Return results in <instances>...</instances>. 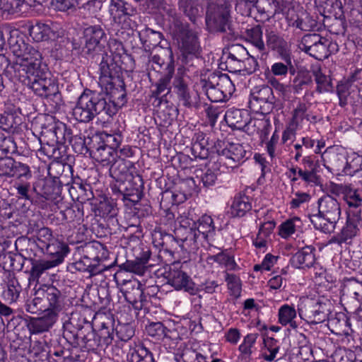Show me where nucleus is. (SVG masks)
<instances>
[{
    "label": "nucleus",
    "instance_id": "1",
    "mask_svg": "<svg viewBox=\"0 0 362 362\" xmlns=\"http://www.w3.org/2000/svg\"><path fill=\"white\" fill-rule=\"evenodd\" d=\"M105 92L84 89L73 109V115L79 122L88 123L96 116L108 122L127 102L124 80L104 85Z\"/></svg>",
    "mask_w": 362,
    "mask_h": 362
},
{
    "label": "nucleus",
    "instance_id": "20",
    "mask_svg": "<svg viewBox=\"0 0 362 362\" xmlns=\"http://www.w3.org/2000/svg\"><path fill=\"white\" fill-rule=\"evenodd\" d=\"M332 192L343 194V199L349 206L347 215L361 216L362 198L356 189L350 185L336 184Z\"/></svg>",
    "mask_w": 362,
    "mask_h": 362
},
{
    "label": "nucleus",
    "instance_id": "5",
    "mask_svg": "<svg viewBox=\"0 0 362 362\" xmlns=\"http://www.w3.org/2000/svg\"><path fill=\"white\" fill-rule=\"evenodd\" d=\"M65 296L54 286L44 285L37 289L25 305L27 312L37 314L49 311H62L65 305Z\"/></svg>",
    "mask_w": 362,
    "mask_h": 362
},
{
    "label": "nucleus",
    "instance_id": "50",
    "mask_svg": "<svg viewBox=\"0 0 362 362\" xmlns=\"http://www.w3.org/2000/svg\"><path fill=\"white\" fill-rule=\"evenodd\" d=\"M60 214L62 216V220L67 223L80 224L83 221V211L78 205L67 207L66 209L61 211Z\"/></svg>",
    "mask_w": 362,
    "mask_h": 362
},
{
    "label": "nucleus",
    "instance_id": "51",
    "mask_svg": "<svg viewBox=\"0 0 362 362\" xmlns=\"http://www.w3.org/2000/svg\"><path fill=\"white\" fill-rule=\"evenodd\" d=\"M302 224L300 218L295 216L287 219L279 226V235L283 238H287L296 232V228Z\"/></svg>",
    "mask_w": 362,
    "mask_h": 362
},
{
    "label": "nucleus",
    "instance_id": "33",
    "mask_svg": "<svg viewBox=\"0 0 362 362\" xmlns=\"http://www.w3.org/2000/svg\"><path fill=\"white\" fill-rule=\"evenodd\" d=\"M28 234H30L35 242V247L42 250L46 245L52 243L55 238L53 236L52 230L47 227L39 228L36 223H29Z\"/></svg>",
    "mask_w": 362,
    "mask_h": 362
},
{
    "label": "nucleus",
    "instance_id": "39",
    "mask_svg": "<svg viewBox=\"0 0 362 362\" xmlns=\"http://www.w3.org/2000/svg\"><path fill=\"white\" fill-rule=\"evenodd\" d=\"M252 209L251 198L244 193L236 195L231 206V214L235 217H243Z\"/></svg>",
    "mask_w": 362,
    "mask_h": 362
},
{
    "label": "nucleus",
    "instance_id": "31",
    "mask_svg": "<svg viewBox=\"0 0 362 362\" xmlns=\"http://www.w3.org/2000/svg\"><path fill=\"white\" fill-rule=\"evenodd\" d=\"M30 37L35 42L54 40L60 37L54 27L42 23H37L29 29Z\"/></svg>",
    "mask_w": 362,
    "mask_h": 362
},
{
    "label": "nucleus",
    "instance_id": "24",
    "mask_svg": "<svg viewBox=\"0 0 362 362\" xmlns=\"http://www.w3.org/2000/svg\"><path fill=\"white\" fill-rule=\"evenodd\" d=\"M225 117L230 127L242 130L248 134H253V131H251L253 119L247 111L240 109L228 110Z\"/></svg>",
    "mask_w": 362,
    "mask_h": 362
},
{
    "label": "nucleus",
    "instance_id": "11",
    "mask_svg": "<svg viewBox=\"0 0 362 362\" xmlns=\"http://www.w3.org/2000/svg\"><path fill=\"white\" fill-rule=\"evenodd\" d=\"M107 35L101 25H87L81 37V51L86 54L97 56L105 52Z\"/></svg>",
    "mask_w": 362,
    "mask_h": 362
},
{
    "label": "nucleus",
    "instance_id": "6",
    "mask_svg": "<svg viewBox=\"0 0 362 362\" xmlns=\"http://www.w3.org/2000/svg\"><path fill=\"white\" fill-rule=\"evenodd\" d=\"M317 204L318 213L309 215L310 221L315 230L330 234L334 231L341 217L340 204L330 195L323 196Z\"/></svg>",
    "mask_w": 362,
    "mask_h": 362
},
{
    "label": "nucleus",
    "instance_id": "52",
    "mask_svg": "<svg viewBox=\"0 0 362 362\" xmlns=\"http://www.w3.org/2000/svg\"><path fill=\"white\" fill-rule=\"evenodd\" d=\"M124 273H115L113 278L118 286H121V291L125 295V290L129 289L132 292L134 291V288H140L141 281L139 279L130 278H124L122 276Z\"/></svg>",
    "mask_w": 362,
    "mask_h": 362
},
{
    "label": "nucleus",
    "instance_id": "2",
    "mask_svg": "<svg viewBox=\"0 0 362 362\" xmlns=\"http://www.w3.org/2000/svg\"><path fill=\"white\" fill-rule=\"evenodd\" d=\"M14 77L30 88L35 95L45 98L54 109L63 105L57 83L52 78L47 65L42 62V54L32 49L23 58V62L11 66Z\"/></svg>",
    "mask_w": 362,
    "mask_h": 362
},
{
    "label": "nucleus",
    "instance_id": "30",
    "mask_svg": "<svg viewBox=\"0 0 362 362\" xmlns=\"http://www.w3.org/2000/svg\"><path fill=\"white\" fill-rule=\"evenodd\" d=\"M151 252L148 247H142L141 252L138 256L136 257L135 260L129 261L126 263L122 264L120 266L119 269L117 272L124 270V272H145L148 267H152L153 265L150 264L147 265Z\"/></svg>",
    "mask_w": 362,
    "mask_h": 362
},
{
    "label": "nucleus",
    "instance_id": "62",
    "mask_svg": "<svg viewBox=\"0 0 362 362\" xmlns=\"http://www.w3.org/2000/svg\"><path fill=\"white\" fill-rule=\"evenodd\" d=\"M263 343L269 352V354L267 352L264 353L263 358L267 361H272L276 358V354L279 350L278 341L273 337H267L264 338Z\"/></svg>",
    "mask_w": 362,
    "mask_h": 362
},
{
    "label": "nucleus",
    "instance_id": "15",
    "mask_svg": "<svg viewBox=\"0 0 362 362\" xmlns=\"http://www.w3.org/2000/svg\"><path fill=\"white\" fill-rule=\"evenodd\" d=\"M174 75L171 86L180 103L185 107L198 110L200 107L199 97L197 94L191 95L187 76L180 69Z\"/></svg>",
    "mask_w": 362,
    "mask_h": 362
},
{
    "label": "nucleus",
    "instance_id": "14",
    "mask_svg": "<svg viewBox=\"0 0 362 362\" xmlns=\"http://www.w3.org/2000/svg\"><path fill=\"white\" fill-rule=\"evenodd\" d=\"M276 102L272 88L267 86L255 87L250 94L249 100L250 107L263 115L270 113Z\"/></svg>",
    "mask_w": 362,
    "mask_h": 362
},
{
    "label": "nucleus",
    "instance_id": "60",
    "mask_svg": "<svg viewBox=\"0 0 362 362\" xmlns=\"http://www.w3.org/2000/svg\"><path fill=\"white\" fill-rule=\"evenodd\" d=\"M81 0H51L52 7L57 11L73 12L79 7Z\"/></svg>",
    "mask_w": 362,
    "mask_h": 362
},
{
    "label": "nucleus",
    "instance_id": "16",
    "mask_svg": "<svg viewBox=\"0 0 362 362\" xmlns=\"http://www.w3.org/2000/svg\"><path fill=\"white\" fill-rule=\"evenodd\" d=\"M101 57L99 64L100 83L102 86L115 83L117 81L124 80L121 76L122 68L115 61L112 55H109L106 52H103L97 55Z\"/></svg>",
    "mask_w": 362,
    "mask_h": 362
},
{
    "label": "nucleus",
    "instance_id": "53",
    "mask_svg": "<svg viewBox=\"0 0 362 362\" xmlns=\"http://www.w3.org/2000/svg\"><path fill=\"white\" fill-rule=\"evenodd\" d=\"M296 317V311L294 308L284 305L279 310V322L282 325H290L293 328L297 327L296 322L293 320Z\"/></svg>",
    "mask_w": 362,
    "mask_h": 362
},
{
    "label": "nucleus",
    "instance_id": "13",
    "mask_svg": "<svg viewBox=\"0 0 362 362\" xmlns=\"http://www.w3.org/2000/svg\"><path fill=\"white\" fill-rule=\"evenodd\" d=\"M35 204L41 209L47 208L48 202H58L62 192L52 177L37 179L33 183Z\"/></svg>",
    "mask_w": 362,
    "mask_h": 362
},
{
    "label": "nucleus",
    "instance_id": "61",
    "mask_svg": "<svg viewBox=\"0 0 362 362\" xmlns=\"http://www.w3.org/2000/svg\"><path fill=\"white\" fill-rule=\"evenodd\" d=\"M315 81L317 83L316 91L322 93L332 90V83L330 78L321 71H315Z\"/></svg>",
    "mask_w": 362,
    "mask_h": 362
},
{
    "label": "nucleus",
    "instance_id": "12",
    "mask_svg": "<svg viewBox=\"0 0 362 362\" xmlns=\"http://www.w3.org/2000/svg\"><path fill=\"white\" fill-rule=\"evenodd\" d=\"M41 252L48 255L50 258L46 260H37L35 263H32L33 267L30 272H45L59 265L64 261L70 250L66 243L55 238L52 243L46 245Z\"/></svg>",
    "mask_w": 362,
    "mask_h": 362
},
{
    "label": "nucleus",
    "instance_id": "25",
    "mask_svg": "<svg viewBox=\"0 0 362 362\" xmlns=\"http://www.w3.org/2000/svg\"><path fill=\"white\" fill-rule=\"evenodd\" d=\"M2 288L1 296L8 304L16 303L22 292V286L14 273H8L5 276L3 279Z\"/></svg>",
    "mask_w": 362,
    "mask_h": 362
},
{
    "label": "nucleus",
    "instance_id": "35",
    "mask_svg": "<svg viewBox=\"0 0 362 362\" xmlns=\"http://www.w3.org/2000/svg\"><path fill=\"white\" fill-rule=\"evenodd\" d=\"M173 77V76L161 75L155 83V89L152 90L151 97L155 98V101H158L157 105H160L163 102L168 103V95L172 89L171 80Z\"/></svg>",
    "mask_w": 362,
    "mask_h": 362
},
{
    "label": "nucleus",
    "instance_id": "36",
    "mask_svg": "<svg viewBox=\"0 0 362 362\" xmlns=\"http://www.w3.org/2000/svg\"><path fill=\"white\" fill-rule=\"evenodd\" d=\"M65 151V146L59 145L55 142L50 143V141H46L45 138H43V143H40V148L39 149L40 153L54 160H59V162L64 160L63 157Z\"/></svg>",
    "mask_w": 362,
    "mask_h": 362
},
{
    "label": "nucleus",
    "instance_id": "28",
    "mask_svg": "<svg viewBox=\"0 0 362 362\" xmlns=\"http://www.w3.org/2000/svg\"><path fill=\"white\" fill-rule=\"evenodd\" d=\"M192 140L191 152L195 159H207L209 156H213V154L216 153L215 150L213 148V145L211 147L209 146V138L203 132L195 134Z\"/></svg>",
    "mask_w": 362,
    "mask_h": 362
},
{
    "label": "nucleus",
    "instance_id": "17",
    "mask_svg": "<svg viewBox=\"0 0 362 362\" xmlns=\"http://www.w3.org/2000/svg\"><path fill=\"white\" fill-rule=\"evenodd\" d=\"M110 13L115 23L119 25L122 28L129 29L132 28V17L136 14V9L123 0H112Z\"/></svg>",
    "mask_w": 362,
    "mask_h": 362
},
{
    "label": "nucleus",
    "instance_id": "40",
    "mask_svg": "<svg viewBox=\"0 0 362 362\" xmlns=\"http://www.w3.org/2000/svg\"><path fill=\"white\" fill-rule=\"evenodd\" d=\"M361 221V216L347 215L345 226L340 233L344 240H351L359 232L358 225Z\"/></svg>",
    "mask_w": 362,
    "mask_h": 362
},
{
    "label": "nucleus",
    "instance_id": "22",
    "mask_svg": "<svg viewBox=\"0 0 362 362\" xmlns=\"http://www.w3.org/2000/svg\"><path fill=\"white\" fill-rule=\"evenodd\" d=\"M48 175L56 181L61 192L62 186L69 188L76 177L74 176L73 166L62 162L51 163L48 168Z\"/></svg>",
    "mask_w": 362,
    "mask_h": 362
},
{
    "label": "nucleus",
    "instance_id": "48",
    "mask_svg": "<svg viewBox=\"0 0 362 362\" xmlns=\"http://www.w3.org/2000/svg\"><path fill=\"white\" fill-rule=\"evenodd\" d=\"M247 37L252 44L262 52H265V45L262 40V29L261 25H257L246 30Z\"/></svg>",
    "mask_w": 362,
    "mask_h": 362
},
{
    "label": "nucleus",
    "instance_id": "26",
    "mask_svg": "<svg viewBox=\"0 0 362 362\" xmlns=\"http://www.w3.org/2000/svg\"><path fill=\"white\" fill-rule=\"evenodd\" d=\"M113 331L114 327H112V329L98 330V339H95L96 335L93 330L79 337L86 349H94L98 346H107L110 344L113 340Z\"/></svg>",
    "mask_w": 362,
    "mask_h": 362
},
{
    "label": "nucleus",
    "instance_id": "56",
    "mask_svg": "<svg viewBox=\"0 0 362 362\" xmlns=\"http://www.w3.org/2000/svg\"><path fill=\"white\" fill-rule=\"evenodd\" d=\"M313 85L312 76L309 72H298L293 81L292 88L300 93L304 88Z\"/></svg>",
    "mask_w": 362,
    "mask_h": 362
},
{
    "label": "nucleus",
    "instance_id": "55",
    "mask_svg": "<svg viewBox=\"0 0 362 362\" xmlns=\"http://www.w3.org/2000/svg\"><path fill=\"white\" fill-rule=\"evenodd\" d=\"M147 334L157 340L163 339L168 337L170 329H168L161 322H151L146 325Z\"/></svg>",
    "mask_w": 362,
    "mask_h": 362
},
{
    "label": "nucleus",
    "instance_id": "9",
    "mask_svg": "<svg viewBox=\"0 0 362 362\" xmlns=\"http://www.w3.org/2000/svg\"><path fill=\"white\" fill-rule=\"evenodd\" d=\"M200 84L208 99L212 103L225 101L235 90V86L228 75L220 71H214L209 74L207 78H202Z\"/></svg>",
    "mask_w": 362,
    "mask_h": 362
},
{
    "label": "nucleus",
    "instance_id": "29",
    "mask_svg": "<svg viewBox=\"0 0 362 362\" xmlns=\"http://www.w3.org/2000/svg\"><path fill=\"white\" fill-rule=\"evenodd\" d=\"M315 249L312 246H306L292 256L290 264L294 269H307L315 266V257L313 252Z\"/></svg>",
    "mask_w": 362,
    "mask_h": 362
},
{
    "label": "nucleus",
    "instance_id": "64",
    "mask_svg": "<svg viewBox=\"0 0 362 362\" xmlns=\"http://www.w3.org/2000/svg\"><path fill=\"white\" fill-rule=\"evenodd\" d=\"M15 247L17 251L20 252H26L29 254V250L33 252L35 248V242L33 238L32 235L28 238L27 236L18 237L15 242Z\"/></svg>",
    "mask_w": 362,
    "mask_h": 362
},
{
    "label": "nucleus",
    "instance_id": "42",
    "mask_svg": "<svg viewBox=\"0 0 362 362\" xmlns=\"http://www.w3.org/2000/svg\"><path fill=\"white\" fill-rule=\"evenodd\" d=\"M317 40L318 42L310 48L309 51L306 54H309L314 59L320 61L328 57L329 54L328 48L329 47L330 42L325 37H322Z\"/></svg>",
    "mask_w": 362,
    "mask_h": 362
},
{
    "label": "nucleus",
    "instance_id": "59",
    "mask_svg": "<svg viewBox=\"0 0 362 362\" xmlns=\"http://www.w3.org/2000/svg\"><path fill=\"white\" fill-rule=\"evenodd\" d=\"M127 357L128 362H141L144 360H153L151 354L146 348L142 346L131 349Z\"/></svg>",
    "mask_w": 362,
    "mask_h": 362
},
{
    "label": "nucleus",
    "instance_id": "18",
    "mask_svg": "<svg viewBox=\"0 0 362 362\" xmlns=\"http://www.w3.org/2000/svg\"><path fill=\"white\" fill-rule=\"evenodd\" d=\"M150 63L152 69L160 75L174 76L175 74V59L170 47H160L157 53L151 57Z\"/></svg>",
    "mask_w": 362,
    "mask_h": 362
},
{
    "label": "nucleus",
    "instance_id": "3",
    "mask_svg": "<svg viewBox=\"0 0 362 362\" xmlns=\"http://www.w3.org/2000/svg\"><path fill=\"white\" fill-rule=\"evenodd\" d=\"M136 162V159L115 160L109 169L110 175L113 179L110 184L112 195L128 207L134 206L143 197V178L130 171Z\"/></svg>",
    "mask_w": 362,
    "mask_h": 362
},
{
    "label": "nucleus",
    "instance_id": "21",
    "mask_svg": "<svg viewBox=\"0 0 362 362\" xmlns=\"http://www.w3.org/2000/svg\"><path fill=\"white\" fill-rule=\"evenodd\" d=\"M88 139L90 140L89 157L103 165H109L115 160L117 154L111 148L105 146V144L102 143L101 140L98 139V136L93 134L92 136L88 137Z\"/></svg>",
    "mask_w": 362,
    "mask_h": 362
},
{
    "label": "nucleus",
    "instance_id": "47",
    "mask_svg": "<svg viewBox=\"0 0 362 362\" xmlns=\"http://www.w3.org/2000/svg\"><path fill=\"white\" fill-rule=\"evenodd\" d=\"M314 155L304 156L301 160L300 167L317 183L319 176L317 175L320 168L318 160H316Z\"/></svg>",
    "mask_w": 362,
    "mask_h": 362
},
{
    "label": "nucleus",
    "instance_id": "10",
    "mask_svg": "<svg viewBox=\"0 0 362 362\" xmlns=\"http://www.w3.org/2000/svg\"><path fill=\"white\" fill-rule=\"evenodd\" d=\"M330 301L322 296H303L300 298L298 313L302 319L311 324H318L327 319L331 313Z\"/></svg>",
    "mask_w": 362,
    "mask_h": 362
},
{
    "label": "nucleus",
    "instance_id": "8",
    "mask_svg": "<svg viewBox=\"0 0 362 362\" xmlns=\"http://www.w3.org/2000/svg\"><path fill=\"white\" fill-rule=\"evenodd\" d=\"M231 5L228 2L210 6L206 13V25L211 33H228L238 35L233 28Z\"/></svg>",
    "mask_w": 362,
    "mask_h": 362
},
{
    "label": "nucleus",
    "instance_id": "7",
    "mask_svg": "<svg viewBox=\"0 0 362 362\" xmlns=\"http://www.w3.org/2000/svg\"><path fill=\"white\" fill-rule=\"evenodd\" d=\"M218 156L217 162L226 168H235L243 163L252 156L249 145L218 139L213 144Z\"/></svg>",
    "mask_w": 362,
    "mask_h": 362
},
{
    "label": "nucleus",
    "instance_id": "27",
    "mask_svg": "<svg viewBox=\"0 0 362 362\" xmlns=\"http://www.w3.org/2000/svg\"><path fill=\"white\" fill-rule=\"evenodd\" d=\"M266 45L272 51L276 52L279 57L288 58V54L291 53L287 42L279 33L273 29H267L265 31Z\"/></svg>",
    "mask_w": 362,
    "mask_h": 362
},
{
    "label": "nucleus",
    "instance_id": "19",
    "mask_svg": "<svg viewBox=\"0 0 362 362\" xmlns=\"http://www.w3.org/2000/svg\"><path fill=\"white\" fill-rule=\"evenodd\" d=\"M199 192V187L193 177H187L179 181L175 191L166 190L163 195H170L172 204L179 205Z\"/></svg>",
    "mask_w": 362,
    "mask_h": 362
},
{
    "label": "nucleus",
    "instance_id": "38",
    "mask_svg": "<svg viewBox=\"0 0 362 362\" xmlns=\"http://www.w3.org/2000/svg\"><path fill=\"white\" fill-rule=\"evenodd\" d=\"M164 276L167 279L168 283L176 290L193 289L194 284L192 279L186 273H164Z\"/></svg>",
    "mask_w": 362,
    "mask_h": 362
},
{
    "label": "nucleus",
    "instance_id": "43",
    "mask_svg": "<svg viewBox=\"0 0 362 362\" xmlns=\"http://www.w3.org/2000/svg\"><path fill=\"white\" fill-rule=\"evenodd\" d=\"M68 142L76 153L83 156L89 155L90 151V140L86 144L85 136H83L81 134L75 135L72 134Z\"/></svg>",
    "mask_w": 362,
    "mask_h": 362
},
{
    "label": "nucleus",
    "instance_id": "63",
    "mask_svg": "<svg viewBox=\"0 0 362 362\" xmlns=\"http://www.w3.org/2000/svg\"><path fill=\"white\" fill-rule=\"evenodd\" d=\"M198 223L197 231L199 233H202L204 238H206L209 233H214L216 227L210 216L206 214L202 216Z\"/></svg>",
    "mask_w": 362,
    "mask_h": 362
},
{
    "label": "nucleus",
    "instance_id": "37",
    "mask_svg": "<svg viewBox=\"0 0 362 362\" xmlns=\"http://www.w3.org/2000/svg\"><path fill=\"white\" fill-rule=\"evenodd\" d=\"M125 299L132 305L134 310V315L139 316L140 313L144 310V314L146 313V308L145 307L146 298L144 296L142 288H134V291L132 292L129 289L125 290Z\"/></svg>",
    "mask_w": 362,
    "mask_h": 362
},
{
    "label": "nucleus",
    "instance_id": "46",
    "mask_svg": "<svg viewBox=\"0 0 362 362\" xmlns=\"http://www.w3.org/2000/svg\"><path fill=\"white\" fill-rule=\"evenodd\" d=\"M308 106L305 103H298L297 106L292 111V117L290 122L292 129H297L304 119L310 121V115L308 114Z\"/></svg>",
    "mask_w": 362,
    "mask_h": 362
},
{
    "label": "nucleus",
    "instance_id": "49",
    "mask_svg": "<svg viewBox=\"0 0 362 362\" xmlns=\"http://www.w3.org/2000/svg\"><path fill=\"white\" fill-rule=\"evenodd\" d=\"M208 262L212 264L217 263L222 268H225V272L235 270L237 269V264L233 257H230L223 252L218 253L208 257Z\"/></svg>",
    "mask_w": 362,
    "mask_h": 362
},
{
    "label": "nucleus",
    "instance_id": "23",
    "mask_svg": "<svg viewBox=\"0 0 362 362\" xmlns=\"http://www.w3.org/2000/svg\"><path fill=\"white\" fill-rule=\"evenodd\" d=\"M62 311H49L41 317H30L27 327L30 334H39L49 330L56 323Z\"/></svg>",
    "mask_w": 362,
    "mask_h": 362
},
{
    "label": "nucleus",
    "instance_id": "58",
    "mask_svg": "<svg viewBox=\"0 0 362 362\" xmlns=\"http://www.w3.org/2000/svg\"><path fill=\"white\" fill-rule=\"evenodd\" d=\"M271 129L272 124L268 119H253L251 131H253V133L257 131L262 141L267 139Z\"/></svg>",
    "mask_w": 362,
    "mask_h": 362
},
{
    "label": "nucleus",
    "instance_id": "57",
    "mask_svg": "<svg viewBox=\"0 0 362 362\" xmlns=\"http://www.w3.org/2000/svg\"><path fill=\"white\" fill-rule=\"evenodd\" d=\"M178 6L190 21L194 23L196 22L199 11L197 4H195L193 0H179Z\"/></svg>",
    "mask_w": 362,
    "mask_h": 362
},
{
    "label": "nucleus",
    "instance_id": "44",
    "mask_svg": "<svg viewBox=\"0 0 362 362\" xmlns=\"http://www.w3.org/2000/svg\"><path fill=\"white\" fill-rule=\"evenodd\" d=\"M94 211L101 218H112L117 215V209L112 200L104 199L95 205Z\"/></svg>",
    "mask_w": 362,
    "mask_h": 362
},
{
    "label": "nucleus",
    "instance_id": "54",
    "mask_svg": "<svg viewBox=\"0 0 362 362\" xmlns=\"http://www.w3.org/2000/svg\"><path fill=\"white\" fill-rule=\"evenodd\" d=\"M226 281L230 296L234 299H238L241 296L242 283L238 276L233 273H227Z\"/></svg>",
    "mask_w": 362,
    "mask_h": 362
},
{
    "label": "nucleus",
    "instance_id": "45",
    "mask_svg": "<svg viewBox=\"0 0 362 362\" xmlns=\"http://www.w3.org/2000/svg\"><path fill=\"white\" fill-rule=\"evenodd\" d=\"M53 129H54L55 139L50 141V143L55 142L59 145L64 146L73 133L72 129L63 122L54 123Z\"/></svg>",
    "mask_w": 362,
    "mask_h": 362
},
{
    "label": "nucleus",
    "instance_id": "32",
    "mask_svg": "<svg viewBox=\"0 0 362 362\" xmlns=\"http://www.w3.org/2000/svg\"><path fill=\"white\" fill-rule=\"evenodd\" d=\"M68 191L73 200L81 203L90 200L93 197L91 186L89 184L84 183L78 176H76L75 180L68 188Z\"/></svg>",
    "mask_w": 362,
    "mask_h": 362
},
{
    "label": "nucleus",
    "instance_id": "34",
    "mask_svg": "<svg viewBox=\"0 0 362 362\" xmlns=\"http://www.w3.org/2000/svg\"><path fill=\"white\" fill-rule=\"evenodd\" d=\"M337 94L339 98V105L341 107L350 104L358 106V86H351L347 83H339L337 86Z\"/></svg>",
    "mask_w": 362,
    "mask_h": 362
},
{
    "label": "nucleus",
    "instance_id": "4",
    "mask_svg": "<svg viewBox=\"0 0 362 362\" xmlns=\"http://www.w3.org/2000/svg\"><path fill=\"white\" fill-rule=\"evenodd\" d=\"M173 18L175 33L179 43L180 50V60L186 66H194V62L198 61L201 57L202 48L197 34L189 28L187 23H183L176 14L174 9L168 11Z\"/></svg>",
    "mask_w": 362,
    "mask_h": 362
},
{
    "label": "nucleus",
    "instance_id": "41",
    "mask_svg": "<svg viewBox=\"0 0 362 362\" xmlns=\"http://www.w3.org/2000/svg\"><path fill=\"white\" fill-rule=\"evenodd\" d=\"M93 135L98 136L105 146L111 148L113 151L117 154L118 148H119L123 141V135L121 132H114L113 134H108L105 132H97Z\"/></svg>",
    "mask_w": 362,
    "mask_h": 362
}]
</instances>
